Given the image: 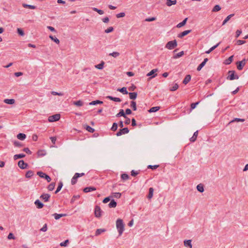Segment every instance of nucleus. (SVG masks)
Segmentation results:
<instances>
[{
  "label": "nucleus",
  "instance_id": "obj_1",
  "mask_svg": "<svg viewBox=\"0 0 248 248\" xmlns=\"http://www.w3.org/2000/svg\"><path fill=\"white\" fill-rule=\"evenodd\" d=\"M116 228L119 232V236H121L124 230V224L122 219L119 218L116 220Z\"/></svg>",
  "mask_w": 248,
  "mask_h": 248
},
{
  "label": "nucleus",
  "instance_id": "obj_2",
  "mask_svg": "<svg viewBox=\"0 0 248 248\" xmlns=\"http://www.w3.org/2000/svg\"><path fill=\"white\" fill-rule=\"evenodd\" d=\"M177 46V41L176 40L168 42L165 46V47L168 49H172L176 47Z\"/></svg>",
  "mask_w": 248,
  "mask_h": 248
},
{
  "label": "nucleus",
  "instance_id": "obj_3",
  "mask_svg": "<svg viewBox=\"0 0 248 248\" xmlns=\"http://www.w3.org/2000/svg\"><path fill=\"white\" fill-rule=\"evenodd\" d=\"M239 78V76L235 74V72L234 71H229L228 72V76L227 77V79L230 80H232L234 79H237Z\"/></svg>",
  "mask_w": 248,
  "mask_h": 248
},
{
  "label": "nucleus",
  "instance_id": "obj_4",
  "mask_svg": "<svg viewBox=\"0 0 248 248\" xmlns=\"http://www.w3.org/2000/svg\"><path fill=\"white\" fill-rule=\"evenodd\" d=\"M61 117L60 114H56L48 117V120L49 122H56L60 120Z\"/></svg>",
  "mask_w": 248,
  "mask_h": 248
},
{
  "label": "nucleus",
  "instance_id": "obj_5",
  "mask_svg": "<svg viewBox=\"0 0 248 248\" xmlns=\"http://www.w3.org/2000/svg\"><path fill=\"white\" fill-rule=\"evenodd\" d=\"M247 60L244 59L242 61L237 62H236L237 68L239 70H241L243 68V67L245 65L247 62Z\"/></svg>",
  "mask_w": 248,
  "mask_h": 248
},
{
  "label": "nucleus",
  "instance_id": "obj_6",
  "mask_svg": "<svg viewBox=\"0 0 248 248\" xmlns=\"http://www.w3.org/2000/svg\"><path fill=\"white\" fill-rule=\"evenodd\" d=\"M37 174L40 177L46 179L47 182H49L51 181L50 177L48 175L42 171H38Z\"/></svg>",
  "mask_w": 248,
  "mask_h": 248
},
{
  "label": "nucleus",
  "instance_id": "obj_7",
  "mask_svg": "<svg viewBox=\"0 0 248 248\" xmlns=\"http://www.w3.org/2000/svg\"><path fill=\"white\" fill-rule=\"evenodd\" d=\"M129 132L128 128H124L120 129L119 132L116 133L117 136H120L123 134H127Z\"/></svg>",
  "mask_w": 248,
  "mask_h": 248
},
{
  "label": "nucleus",
  "instance_id": "obj_8",
  "mask_svg": "<svg viewBox=\"0 0 248 248\" xmlns=\"http://www.w3.org/2000/svg\"><path fill=\"white\" fill-rule=\"evenodd\" d=\"M94 215L96 217H99L101 216V210L99 206H95L94 210Z\"/></svg>",
  "mask_w": 248,
  "mask_h": 248
},
{
  "label": "nucleus",
  "instance_id": "obj_9",
  "mask_svg": "<svg viewBox=\"0 0 248 248\" xmlns=\"http://www.w3.org/2000/svg\"><path fill=\"white\" fill-rule=\"evenodd\" d=\"M18 166L22 169H25L28 166V164L24 162L23 160H21L18 162Z\"/></svg>",
  "mask_w": 248,
  "mask_h": 248
},
{
  "label": "nucleus",
  "instance_id": "obj_10",
  "mask_svg": "<svg viewBox=\"0 0 248 248\" xmlns=\"http://www.w3.org/2000/svg\"><path fill=\"white\" fill-rule=\"evenodd\" d=\"M191 31V30H186V31H185L183 32H182L181 33H179L178 35V37L179 38H183V37H184L187 34H188L189 33H190V32Z\"/></svg>",
  "mask_w": 248,
  "mask_h": 248
},
{
  "label": "nucleus",
  "instance_id": "obj_11",
  "mask_svg": "<svg viewBox=\"0 0 248 248\" xmlns=\"http://www.w3.org/2000/svg\"><path fill=\"white\" fill-rule=\"evenodd\" d=\"M157 69H154L147 74V76L149 77L153 75L152 78H154L157 75V74L155 73L157 72Z\"/></svg>",
  "mask_w": 248,
  "mask_h": 248
},
{
  "label": "nucleus",
  "instance_id": "obj_12",
  "mask_svg": "<svg viewBox=\"0 0 248 248\" xmlns=\"http://www.w3.org/2000/svg\"><path fill=\"white\" fill-rule=\"evenodd\" d=\"M50 197V195L48 194H43L40 196V198L45 202H47Z\"/></svg>",
  "mask_w": 248,
  "mask_h": 248
},
{
  "label": "nucleus",
  "instance_id": "obj_13",
  "mask_svg": "<svg viewBox=\"0 0 248 248\" xmlns=\"http://www.w3.org/2000/svg\"><path fill=\"white\" fill-rule=\"evenodd\" d=\"M176 3H177L176 0H167L166 4V5L170 7V6H171L172 5L176 4Z\"/></svg>",
  "mask_w": 248,
  "mask_h": 248
},
{
  "label": "nucleus",
  "instance_id": "obj_14",
  "mask_svg": "<svg viewBox=\"0 0 248 248\" xmlns=\"http://www.w3.org/2000/svg\"><path fill=\"white\" fill-rule=\"evenodd\" d=\"M96 190V188L93 186L86 187L84 188L83 191L85 193L89 192Z\"/></svg>",
  "mask_w": 248,
  "mask_h": 248
},
{
  "label": "nucleus",
  "instance_id": "obj_15",
  "mask_svg": "<svg viewBox=\"0 0 248 248\" xmlns=\"http://www.w3.org/2000/svg\"><path fill=\"white\" fill-rule=\"evenodd\" d=\"M34 204L36 205L37 207L39 209H41L43 207L44 204L40 202V201L39 200H37L34 202Z\"/></svg>",
  "mask_w": 248,
  "mask_h": 248
},
{
  "label": "nucleus",
  "instance_id": "obj_16",
  "mask_svg": "<svg viewBox=\"0 0 248 248\" xmlns=\"http://www.w3.org/2000/svg\"><path fill=\"white\" fill-rule=\"evenodd\" d=\"M190 79H191V76L190 75H187L183 81V83L184 84L186 85L190 81Z\"/></svg>",
  "mask_w": 248,
  "mask_h": 248
},
{
  "label": "nucleus",
  "instance_id": "obj_17",
  "mask_svg": "<svg viewBox=\"0 0 248 248\" xmlns=\"http://www.w3.org/2000/svg\"><path fill=\"white\" fill-rule=\"evenodd\" d=\"M78 177H79V175L76 174V173H75V175H74V176L73 177V178H72L71 184L72 185H75L77 183V179Z\"/></svg>",
  "mask_w": 248,
  "mask_h": 248
},
{
  "label": "nucleus",
  "instance_id": "obj_18",
  "mask_svg": "<svg viewBox=\"0 0 248 248\" xmlns=\"http://www.w3.org/2000/svg\"><path fill=\"white\" fill-rule=\"evenodd\" d=\"M129 98L131 99L134 100L137 98V93L136 92L129 93Z\"/></svg>",
  "mask_w": 248,
  "mask_h": 248
},
{
  "label": "nucleus",
  "instance_id": "obj_19",
  "mask_svg": "<svg viewBox=\"0 0 248 248\" xmlns=\"http://www.w3.org/2000/svg\"><path fill=\"white\" fill-rule=\"evenodd\" d=\"M187 20V18H186L182 22L178 24L176 26V27L179 28H181V27L185 26L186 24Z\"/></svg>",
  "mask_w": 248,
  "mask_h": 248
},
{
  "label": "nucleus",
  "instance_id": "obj_20",
  "mask_svg": "<svg viewBox=\"0 0 248 248\" xmlns=\"http://www.w3.org/2000/svg\"><path fill=\"white\" fill-rule=\"evenodd\" d=\"M4 102L7 104H14L15 102V100L14 99H4Z\"/></svg>",
  "mask_w": 248,
  "mask_h": 248
},
{
  "label": "nucleus",
  "instance_id": "obj_21",
  "mask_svg": "<svg viewBox=\"0 0 248 248\" xmlns=\"http://www.w3.org/2000/svg\"><path fill=\"white\" fill-rule=\"evenodd\" d=\"M184 243L185 246L189 247L190 248H192V246L191 244V240H185Z\"/></svg>",
  "mask_w": 248,
  "mask_h": 248
},
{
  "label": "nucleus",
  "instance_id": "obj_22",
  "mask_svg": "<svg viewBox=\"0 0 248 248\" xmlns=\"http://www.w3.org/2000/svg\"><path fill=\"white\" fill-rule=\"evenodd\" d=\"M198 134V131L197 130L194 132L193 136L190 138V140L191 142H194L197 139Z\"/></svg>",
  "mask_w": 248,
  "mask_h": 248
},
{
  "label": "nucleus",
  "instance_id": "obj_23",
  "mask_svg": "<svg viewBox=\"0 0 248 248\" xmlns=\"http://www.w3.org/2000/svg\"><path fill=\"white\" fill-rule=\"evenodd\" d=\"M154 188L153 187H150L149 189V194L147 196V198L149 199H151L153 196V192H154Z\"/></svg>",
  "mask_w": 248,
  "mask_h": 248
},
{
  "label": "nucleus",
  "instance_id": "obj_24",
  "mask_svg": "<svg viewBox=\"0 0 248 248\" xmlns=\"http://www.w3.org/2000/svg\"><path fill=\"white\" fill-rule=\"evenodd\" d=\"M26 136L25 134L19 133L17 135V138L18 139L23 140L26 139Z\"/></svg>",
  "mask_w": 248,
  "mask_h": 248
},
{
  "label": "nucleus",
  "instance_id": "obj_25",
  "mask_svg": "<svg viewBox=\"0 0 248 248\" xmlns=\"http://www.w3.org/2000/svg\"><path fill=\"white\" fill-rule=\"evenodd\" d=\"M116 205L117 203L114 200H112L108 204V206L109 208H115Z\"/></svg>",
  "mask_w": 248,
  "mask_h": 248
},
{
  "label": "nucleus",
  "instance_id": "obj_26",
  "mask_svg": "<svg viewBox=\"0 0 248 248\" xmlns=\"http://www.w3.org/2000/svg\"><path fill=\"white\" fill-rule=\"evenodd\" d=\"M107 98L111 100H113L115 102H120L121 101V99L120 98H118V97H113L111 96H108L107 97Z\"/></svg>",
  "mask_w": 248,
  "mask_h": 248
},
{
  "label": "nucleus",
  "instance_id": "obj_27",
  "mask_svg": "<svg viewBox=\"0 0 248 248\" xmlns=\"http://www.w3.org/2000/svg\"><path fill=\"white\" fill-rule=\"evenodd\" d=\"M53 216H54L55 219L57 220L62 217L66 216V214H58L55 213V214H53Z\"/></svg>",
  "mask_w": 248,
  "mask_h": 248
},
{
  "label": "nucleus",
  "instance_id": "obj_28",
  "mask_svg": "<svg viewBox=\"0 0 248 248\" xmlns=\"http://www.w3.org/2000/svg\"><path fill=\"white\" fill-rule=\"evenodd\" d=\"M25 156V155L23 154L15 155L14 156V159L16 160L18 158H22Z\"/></svg>",
  "mask_w": 248,
  "mask_h": 248
},
{
  "label": "nucleus",
  "instance_id": "obj_29",
  "mask_svg": "<svg viewBox=\"0 0 248 248\" xmlns=\"http://www.w3.org/2000/svg\"><path fill=\"white\" fill-rule=\"evenodd\" d=\"M116 117H119L120 116H123L124 118H126L125 114L124 113V111L123 109H120V112L117 113L116 115Z\"/></svg>",
  "mask_w": 248,
  "mask_h": 248
},
{
  "label": "nucleus",
  "instance_id": "obj_30",
  "mask_svg": "<svg viewBox=\"0 0 248 248\" xmlns=\"http://www.w3.org/2000/svg\"><path fill=\"white\" fill-rule=\"evenodd\" d=\"M105 62L103 61H102L101 62L98 64L95 65V67L98 69H102L104 67V65Z\"/></svg>",
  "mask_w": 248,
  "mask_h": 248
},
{
  "label": "nucleus",
  "instance_id": "obj_31",
  "mask_svg": "<svg viewBox=\"0 0 248 248\" xmlns=\"http://www.w3.org/2000/svg\"><path fill=\"white\" fill-rule=\"evenodd\" d=\"M159 109H160V107H154L151 108L148 110V111L149 112H150V113H151V112H156L157 111H158Z\"/></svg>",
  "mask_w": 248,
  "mask_h": 248
},
{
  "label": "nucleus",
  "instance_id": "obj_32",
  "mask_svg": "<svg viewBox=\"0 0 248 248\" xmlns=\"http://www.w3.org/2000/svg\"><path fill=\"white\" fill-rule=\"evenodd\" d=\"M234 14H231L227 16V17L224 19L222 23V25H225L230 19V18L234 16Z\"/></svg>",
  "mask_w": 248,
  "mask_h": 248
},
{
  "label": "nucleus",
  "instance_id": "obj_33",
  "mask_svg": "<svg viewBox=\"0 0 248 248\" xmlns=\"http://www.w3.org/2000/svg\"><path fill=\"white\" fill-rule=\"evenodd\" d=\"M22 6L24 8H28L31 9H35L36 8V7L34 5H29L26 3H23Z\"/></svg>",
  "mask_w": 248,
  "mask_h": 248
},
{
  "label": "nucleus",
  "instance_id": "obj_34",
  "mask_svg": "<svg viewBox=\"0 0 248 248\" xmlns=\"http://www.w3.org/2000/svg\"><path fill=\"white\" fill-rule=\"evenodd\" d=\"M49 37L50 38V39L51 40L53 41L56 44H59L60 43L59 40L58 38H57L56 37H54L53 36H52L51 35H49Z\"/></svg>",
  "mask_w": 248,
  "mask_h": 248
},
{
  "label": "nucleus",
  "instance_id": "obj_35",
  "mask_svg": "<svg viewBox=\"0 0 248 248\" xmlns=\"http://www.w3.org/2000/svg\"><path fill=\"white\" fill-rule=\"evenodd\" d=\"M117 91L122 93L124 94H127L128 93L127 91L126 88L125 87H123L121 89H118Z\"/></svg>",
  "mask_w": 248,
  "mask_h": 248
},
{
  "label": "nucleus",
  "instance_id": "obj_36",
  "mask_svg": "<svg viewBox=\"0 0 248 248\" xmlns=\"http://www.w3.org/2000/svg\"><path fill=\"white\" fill-rule=\"evenodd\" d=\"M33 175V172L32 170H29L26 173V177L29 178Z\"/></svg>",
  "mask_w": 248,
  "mask_h": 248
},
{
  "label": "nucleus",
  "instance_id": "obj_37",
  "mask_svg": "<svg viewBox=\"0 0 248 248\" xmlns=\"http://www.w3.org/2000/svg\"><path fill=\"white\" fill-rule=\"evenodd\" d=\"M197 189L200 192H202L204 191L203 186L202 184L198 185L197 186Z\"/></svg>",
  "mask_w": 248,
  "mask_h": 248
},
{
  "label": "nucleus",
  "instance_id": "obj_38",
  "mask_svg": "<svg viewBox=\"0 0 248 248\" xmlns=\"http://www.w3.org/2000/svg\"><path fill=\"white\" fill-rule=\"evenodd\" d=\"M221 9V7L219 5H215L213 9H212V12H218L219 11V10H220Z\"/></svg>",
  "mask_w": 248,
  "mask_h": 248
},
{
  "label": "nucleus",
  "instance_id": "obj_39",
  "mask_svg": "<svg viewBox=\"0 0 248 248\" xmlns=\"http://www.w3.org/2000/svg\"><path fill=\"white\" fill-rule=\"evenodd\" d=\"M84 127L85 128V129L89 132H91V133H93L94 132V129L93 128H92L91 126L88 125H86Z\"/></svg>",
  "mask_w": 248,
  "mask_h": 248
},
{
  "label": "nucleus",
  "instance_id": "obj_40",
  "mask_svg": "<svg viewBox=\"0 0 248 248\" xmlns=\"http://www.w3.org/2000/svg\"><path fill=\"white\" fill-rule=\"evenodd\" d=\"M55 186V184L54 183H52L48 185L47 188L49 191H52L54 189Z\"/></svg>",
  "mask_w": 248,
  "mask_h": 248
},
{
  "label": "nucleus",
  "instance_id": "obj_41",
  "mask_svg": "<svg viewBox=\"0 0 248 248\" xmlns=\"http://www.w3.org/2000/svg\"><path fill=\"white\" fill-rule=\"evenodd\" d=\"M179 87L178 84H174L172 87L170 88V91H176Z\"/></svg>",
  "mask_w": 248,
  "mask_h": 248
},
{
  "label": "nucleus",
  "instance_id": "obj_42",
  "mask_svg": "<svg viewBox=\"0 0 248 248\" xmlns=\"http://www.w3.org/2000/svg\"><path fill=\"white\" fill-rule=\"evenodd\" d=\"M38 156H43L46 155V153L45 150H39L37 152Z\"/></svg>",
  "mask_w": 248,
  "mask_h": 248
},
{
  "label": "nucleus",
  "instance_id": "obj_43",
  "mask_svg": "<svg viewBox=\"0 0 248 248\" xmlns=\"http://www.w3.org/2000/svg\"><path fill=\"white\" fill-rule=\"evenodd\" d=\"M63 186V184L62 182H60L59 183L58 186L57 188V190L55 191V193H57L58 192H59L61 189H62Z\"/></svg>",
  "mask_w": 248,
  "mask_h": 248
},
{
  "label": "nucleus",
  "instance_id": "obj_44",
  "mask_svg": "<svg viewBox=\"0 0 248 248\" xmlns=\"http://www.w3.org/2000/svg\"><path fill=\"white\" fill-rule=\"evenodd\" d=\"M233 56H230L227 60H226L225 64H230L233 60Z\"/></svg>",
  "mask_w": 248,
  "mask_h": 248
},
{
  "label": "nucleus",
  "instance_id": "obj_45",
  "mask_svg": "<svg viewBox=\"0 0 248 248\" xmlns=\"http://www.w3.org/2000/svg\"><path fill=\"white\" fill-rule=\"evenodd\" d=\"M73 104H74L75 105H76L77 106L80 107L83 105V102L80 100H78L77 101L74 102Z\"/></svg>",
  "mask_w": 248,
  "mask_h": 248
},
{
  "label": "nucleus",
  "instance_id": "obj_46",
  "mask_svg": "<svg viewBox=\"0 0 248 248\" xmlns=\"http://www.w3.org/2000/svg\"><path fill=\"white\" fill-rule=\"evenodd\" d=\"M120 55V53L118 52H113L112 53H109V56L113 57L114 58H117Z\"/></svg>",
  "mask_w": 248,
  "mask_h": 248
},
{
  "label": "nucleus",
  "instance_id": "obj_47",
  "mask_svg": "<svg viewBox=\"0 0 248 248\" xmlns=\"http://www.w3.org/2000/svg\"><path fill=\"white\" fill-rule=\"evenodd\" d=\"M112 195V197H114L116 198H120L121 196V193L119 192L113 193Z\"/></svg>",
  "mask_w": 248,
  "mask_h": 248
},
{
  "label": "nucleus",
  "instance_id": "obj_48",
  "mask_svg": "<svg viewBox=\"0 0 248 248\" xmlns=\"http://www.w3.org/2000/svg\"><path fill=\"white\" fill-rule=\"evenodd\" d=\"M105 232V229H97L95 232V235H98L100 234L102 232Z\"/></svg>",
  "mask_w": 248,
  "mask_h": 248
},
{
  "label": "nucleus",
  "instance_id": "obj_49",
  "mask_svg": "<svg viewBox=\"0 0 248 248\" xmlns=\"http://www.w3.org/2000/svg\"><path fill=\"white\" fill-rule=\"evenodd\" d=\"M131 107L134 110H137L136 103L135 101H132L131 102Z\"/></svg>",
  "mask_w": 248,
  "mask_h": 248
},
{
  "label": "nucleus",
  "instance_id": "obj_50",
  "mask_svg": "<svg viewBox=\"0 0 248 248\" xmlns=\"http://www.w3.org/2000/svg\"><path fill=\"white\" fill-rule=\"evenodd\" d=\"M93 10L95 12H97L99 15H103L104 14V12L103 10L98 9L96 8H93Z\"/></svg>",
  "mask_w": 248,
  "mask_h": 248
},
{
  "label": "nucleus",
  "instance_id": "obj_51",
  "mask_svg": "<svg viewBox=\"0 0 248 248\" xmlns=\"http://www.w3.org/2000/svg\"><path fill=\"white\" fill-rule=\"evenodd\" d=\"M118 128V125L116 123L113 124V125L111 128V130L113 131H115Z\"/></svg>",
  "mask_w": 248,
  "mask_h": 248
},
{
  "label": "nucleus",
  "instance_id": "obj_52",
  "mask_svg": "<svg viewBox=\"0 0 248 248\" xmlns=\"http://www.w3.org/2000/svg\"><path fill=\"white\" fill-rule=\"evenodd\" d=\"M245 121V119H240V118H235L233 120H232L231 123L234 122H244Z\"/></svg>",
  "mask_w": 248,
  "mask_h": 248
},
{
  "label": "nucleus",
  "instance_id": "obj_53",
  "mask_svg": "<svg viewBox=\"0 0 248 248\" xmlns=\"http://www.w3.org/2000/svg\"><path fill=\"white\" fill-rule=\"evenodd\" d=\"M17 33L21 36H24L25 34L24 31L20 28H17Z\"/></svg>",
  "mask_w": 248,
  "mask_h": 248
},
{
  "label": "nucleus",
  "instance_id": "obj_54",
  "mask_svg": "<svg viewBox=\"0 0 248 248\" xmlns=\"http://www.w3.org/2000/svg\"><path fill=\"white\" fill-rule=\"evenodd\" d=\"M68 243H69V240H66L64 242H61L60 243V245L61 247H66Z\"/></svg>",
  "mask_w": 248,
  "mask_h": 248
},
{
  "label": "nucleus",
  "instance_id": "obj_55",
  "mask_svg": "<svg viewBox=\"0 0 248 248\" xmlns=\"http://www.w3.org/2000/svg\"><path fill=\"white\" fill-rule=\"evenodd\" d=\"M184 55V51H182L180 52H179L178 53H177L174 57V58L176 59V58H179V57H182L183 55Z\"/></svg>",
  "mask_w": 248,
  "mask_h": 248
},
{
  "label": "nucleus",
  "instance_id": "obj_56",
  "mask_svg": "<svg viewBox=\"0 0 248 248\" xmlns=\"http://www.w3.org/2000/svg\"><path fill=\"white\" fill-rule=\"evenodd\" d=\"M121 178L123 180H126L129 178V176L125 173H124L121 175Z\"/></svg>",
  "mask_w": 248,
  "mask_h": 248
},
{
  "label": "nucleus",
  "instance_id": "obj_57",
  "mask_svg": "<svg viewBox=\"0 0 248 248\" xmlns=\"http://www.w3.org/2000/svg\"><path fill=\"white\" fill-rule=\"evenodd\" d=\"M113 30H114V29L112 27H110L108 28L107 29L105 30V32L108 33L110 32H112L113 31Z\"/></svg>",
  "mask_w": 248,
  "mask_h": 248
},
{
  "label": "nucleus",
  "instance_id": "obj_58",
  "mask_svg": "<svg viewBox=\"0 0 248 248\" xmlns=\"http://www.w3.org/2000/svg\"><path fill=\"white\" fill-rule=\"evenodd\" d=\"M158 167H159V165H150L148 166L147 168H148V169H152V170H155V169H157Z\"/></svg>",
  "mask_w": 248,
  "mask_h": 248
},
{
  "label": "nucleus",
  "instance_id": "obj_59",
  "mask_svg": "<svg viewBox=\"0 0 248 248\" xmlns=\"http://www.w3.org/2000/svg\"><path fill=\"white\" fill-rule=\"evenodd\" d=\"M125 16V14L124 13V12H122V13H119L118 14H117L116 15V16L117 17V18H121V17H124V16Z\"/></svg>",
  "mask_w": 248,
  "mask_h": 248
},
{
  "label": "nucleus",
  "instance_id": "obj_60",
  "mask_svg": "<svg viewBox=\"0 0 248 248\" xmlns=\"http://www.w3.org/2000/svg\"><path fill=\"white\" fill-rule=\"evenodd\" d=\"M14 144L15 146L18 147L22 146V144L20 142H19L18 141H15L14 142Z\"/></svg>",
  "mask_w": 248,
  "mask_h": 248
},
{
  "label": "nucleus",
  "instance_id": "obj_61",
  "mask_svg": "<svg viewBox=\"0 0 248 248\" xmlns=\"http://www.w3.org/2000/svg\"><path fill=\"white\" fill-rule=\"evenodd\" d=\"M51 94L54 95H59V96H62L63 94L62 93H58L56 92L53 91L51 92Z\"/></svg>",
  "mask_w": 248,
  "mask_h": 248
},
{
  "label": "nucleus",
  "instance_id": "obj_62",
  "mask_svg": "<svg viewBox=\"0 0 248 248\" xmlns=\"http://www.w3.org/2000/svg\"><path fill=\"white\" fill-rule=\"evenodd\" d=\"M205 65V64L202 62L197 67V70L198 71H200L202 68Z\"/></svg>",
  "mask_w": 248,
  "mask_h": 248
},
{
  "label": "nucleus",
  "instance_id": "obj_63",
  "mask_svg": "<svg viewBox=\"0 0 248 248\" xmlns=\"http://www.w3.org/2000/svg\"><path fill=\"white\" fill-rule=\"evenodd\" d=\"M245 43H246L245 41L240 40H238L236 42V44L238 45H241L242 44H245Z\"/></svg>",
  "mask_w": 248,
  "mask_h": 248
},
{
  "label": "nucleus",
  "instance_id": "obj_64",
  "mask_svg": "<svg viewBox=\"0 0 248 248\" xmlns=\"http://www.w3.org/2000/svg\"><path fill=\"white\" fill-rule=\"evenodd\" d=\"M41 231L45 232L47 231V225L45 224L44 226L40 229Z\"/></svg>",
  "mask_w": 248,
  "mask_h": 248
}]
</instances>
